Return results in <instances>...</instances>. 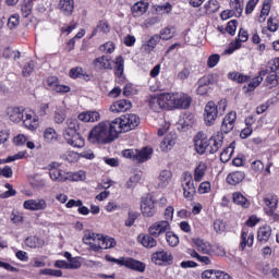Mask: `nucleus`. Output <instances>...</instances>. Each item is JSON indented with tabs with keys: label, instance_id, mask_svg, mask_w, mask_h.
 Masks as SVG:
<instances>
[{
	"label": "nucleus",
	"instance_id": "obj_9",
	"mask_svg": "<svg viewBox=\"0 0 279 279\" xmlns=\"http://www.w3.org/2000/svg\"><path fill=\"white\" fill-rule=\"evenodd\" d=\"M141 210L144 217H154L156 215V201H154V196L147 195L142 198Z\"/></svg>",
	"mask_w": 279,
	"mask_h": 279
},
{
	"label": "nucleus",
	"instance_id": "obj_64",
	"mask_svg": "<svg viewBox=\"0 0 279 279\" xmlns=\"http://www.w3.org/2000/svg\"><path fill=\"white\" fill-rule=\"evenodd\" d=\"M203 279H217V270L208 269L202 272Z\"/></svg>",
	"mask_w": 279,
	"mask_h": 279
},
{
	"label": "nucleus",
	"instance_id": "obj_48",
	"mask_svg": "<svg viewBox=\"0 0 279 279\" xmlns=\"http://www.w3.org/2000/svg\"><path fill=\"white\" fill-rule=\"evenodd\" d=\"M166 241L171 247H177L180 244V238L173 231H168L166 233Z\"/></svg>",
	"mask_w": 279,
	"mask_h": 279
},
{
	"label": "nucleus",
	"instance_id": "obj_58",
	"mask_svg": "<svg viewBox=\"0 0 279 279\" xmlns=\"http://www.w3.org/2000/svg\"><path fill=\"white\" fill-rule=\"evenodd\" d=\"M171 10H173V7L171 5V3H166L163 5L156 7L157 14H169Z\"/></svg>",
	"mask_w": 279,
	"mask_h": 279
},
{
	"label": "nucleus",
	"instance_id": "obj_5",
	"mask_svg": "<svg viewBox=\"0 0 279 279\" xmlns=\"http://www.w3.org/2000/svg\"><path fill=\"white\" fill-rule=\"evenodd\" d=\"M182 187L185 199H189V202L193 201V197H195V194L197 193L193 174L189 172L183 173Z\"/></svg>",
	"mask_w": 279,
	"mask_h": 279
},
{
	"label": "nucleus",
	"instance_id": "obj_13",
	"mask_svg": "<svg viewBox=\"0 0 279 279\" xmlns=\"http://www.w3.org/2000/svg\"><path fill=\"white\" fill-rule=\"evenodd\" d=\"M151 260L155 265H171L173 263V255L167 251H157L153 253Z\"/></svg>",
	"mask_w": 279,
	"mask_h": 279
},
{
	"label": "nucleus",
	"instance_id": "obj_10",
	"mask_svg": "<svg viewBox=\"0 0 279 279\" xmlns=\"http://www.w3.org/2000/svg\"><path fill=\"white\" fill-rule=\"evenodd\" d=\"M171 230V225L168 220H160L157 222H154L149 228L148 232L150 236H160L161 234H167V232Z\"/></svg>",
	"mask_w": 279,
	"mask_h": 279
},
{
	"label": "nucleus",
	"instance_id": "obj_55",
	"mask_svg": "<svg viewBox=\"0 0 279 279\" xmlns=\"http://www.w3.org/2000/svg\"><path fill=\"white\" fill-rule=\"evenodd\" d=\"M266 206L270 208L269 210H276L278 208V196H268L264 199Z\"/></svg>",
	"mask_w": 279,
	"mask_h": 279
},
{
	"label": "nucleus",
	"instance_id": "obj_23",
	"mask_svg": "<svg viewBox=\"0 0 279 279\" xmlns=\"http://www.w3.org/2000/svg\"><path fill=\"white\" fill-rule=\"evenodd\" d=\"M7 113L10 121H12L13 123H19L20 121H23V116L25 114V111L21 110V108L19 107H9Z\"/></svg>",
	"mask_w": 279,
	"mask_h": 279
},
{
	"label": "nucleus",
	"instance_id": "obj_21",
	"mask_svg": "<svg viewBox=\"0 0 279 279\" xmlns=\"http://www.w3.org/2000/svg\"><path fill=\"white\" fill-rule=\"evenodd\" d=\"M95 69L98 71H104V70H112V61L108 56H102L99 58H96L93 62Z\"/></svg>",
	"mask_w": 279,
	"mask_h": 279
},
{
	"label": "nucleus",
	"instance_id": "obj_30",
	"mask_svg": "<svg viewBox=\"0 0 279 279\" xmlns=\"http://www.w3.org/2000/svg\"><path fill=\"white\" fill-rule=\"evenodd\" d=\"M232 199H233V203L236 204V206H241L242 208H250L251 206V203L247 199V197H245V195H243L241 192L233 193Z\"/></svg>",
	"mask_w": 279,
	"mask_h": 279
},
{
	"label": "nucleus",
	"instance_id": "obj_27",
	"mask_svg": "<svg viewBox=\"0 0 279 279\" xmlns=\"http://www.w3.org/2000/svg\"><path fill=\"white\" fill-rule=\"evenodd\" d=\"M75 8V2L73 0H60L59 10L64 14V16H71Z\"/></svg>",
	"mask_w": 279,
	"mask_h": 279
},
{
	"label": "nucleus",
	"instance_id": "obj_24",
	"mask_svg": "<svg viewBox=\"0 0 279 279\" xmlns=\"http://www.w3.org/2000/svg\"><path fill=\"white\" fill-rule=\"evenodd\" d=\"M177 140H178V135L175 133H169L160 143V148L163 151H169L173 149V145H175Z\"/></svg>",
	"mask_w": 279,
	"mask_h": 279
},
{
	"label": "nucleus",
	"instance_id": "obj_6",
	"mask_svg": "<svg viewBox=\"0 0 279 279\" xmlns=\"http://www.w3.org/2000/svg\"><path fill=\"white\" fill-rule=\"evenodd\" d=\"M48 170L52 182H66V180H69V175H66V172L60 168L59 162L53 161L48 165Z\"/></svg>",
	"mask_w": 279,
	"mask_h": 279
},
{
	"label": "nucleus",
	"instance_id": "obj_60",
	"mask_svg": "<svg viewBox=\"0 0 279 279\" xmlns=\"http://www.w3.org/2000/svg\"><path fill=\"white\" fill-rule=\"evenodd\" d=\"M239 24V22L236 20H231L230 22H228L227 24V33L230 34L231 36H234V34H236V25Z\"/></svg>",
	"mask_w": 279,
	"mask_h": 279
},
{
	"label": "nucleus",
	"instance_id": "obj_14",
	"mask_svg": "<svg viewBox=\"0 0 279 279\" xmlns=\"http://www.w3.org/2000/svg\"><path fill=\"white\" fill-rule=\"evenodd\" d=\"M25 210H47V201L45 198H36V199H28L25 201L23 204Z\"/></svg>",
	"mask_w": 279,
	"mask_h": 279
},
{
	"label": "nucleus",
	"instance_id": "obj_17",
	"mask_svg": "<svg viewBox=\"0 0 279 279\" xmlns=\"http://www.w3.org/2000/svg\"><path fill=\"white\" fill-rule=\"evenodd\" d=\"M192 243L199 254H206L207 256L213 254V246L210 245V242H206L202 239H193Z\"/></svg>",
	"mask_w": 279,
	"mask_h": 279
},
{
	"label": "nucleus",
	"instance_id": "obj_16",
	"mask_svg": "<svg viewBox=\"0 0 279 279\" xmlns=\"http://www.w3.org/2000/svg\"><path fill=\"white\" fill-rule=\"evenodd\" d=\"M223 147V132H217L209 138V154H217Z\"/></svg>",
	"mask_w": 279,
	"mask_h": 279
},
{
	"label": "nucleus",
	"instance_id": "obj_37",
	"mask_svg": "<svg viewBox=\"0 0 279 279\" xmlns=\"http://www.w3.org/2000/svg\"><path fill=\"white\" fill-rule=\"evenodd\" d=\"M138 240L144 247L151 248L158 245V242L154 239V235L151 234L140 235Z\"/></svg>",
	"mask_w": 279,
	"mask_h": 279
},
{
	"label": "nucleus",
	"instance_id": "obj_2",
	"mask_svg": "<svg viewBox=\"0 0 279 279\" xmlns=\"http://www.w3.org/2000/svg\"><path fill=\"white\" fill-rule=\"evenodd\" d=\"M77 130H80V121L76 118H68L63 131V138H65L68 145L82 148L84 147V137L77 133Z\"/></svg>",
	"mask_w": 279,
	"mask_h": 279
},
{
	"label": "nucleus",
	"instance_id": "obj_51",
	"mask_svg": "<svg viewBox=\"0 0 279 279\" xmlns=\"http://www.w3.org/2000/svg\"><path fill=\"white\" fill-rule=\"evenodd\" d=\"M196 93L197 95H206L208 93V77H203L198 81Z\"/></svg>",
	"mask_w": 279,
	"mask_h": 279
},
{
	"label": "nucleus",
	"instance_id": "obj_59",
	"mask_svg": "<svg viewBox=\"0 0 279 279\" xmlns=\"http://www.w3.org/2000/svg\"><path fill=\"white\" fill-rule=\"evenodd\" d=\"M35 64H34V61H29L24 68H23V71H22V75L24 77H29V75H32L34 73V69H35Z\"/></svg>",
	"mask_w": 279,
	"mask_h": 279
},
{
	"label": "nucleus",
	"instance_id": "obj_52",
	"mask_svg": "<svg viewBox=\"0 0 279 279\" xmlns=\"http://www.w3.org/2000/svg\"><path fill=\"white\" fill-rule=\"evenodd\" d=\"M97 32H100L101 34H108L110 32V24H108L106 21H100L93 32V36H95Z\"/></svg>",
	"mask_w": 279,
	"mask_h": 279
},
{
	"label": "nucleus",
	"instance_id": "obj_31",
	"mask_svg": "<svg viewBox=\"0 0 279 279\" xmlns=\"http://www.w3.org/2000/svg\"><path fill=\"white\" fill-rule=\"evenodd\" d=\"M172 175L173 174L171 173L170 170H162L158 177V186H160V189H165L166 186H169Z\"/></svg>",
	"mask_w": 279,
	"mask_h": 279
},
{
	"label": "nucleus",
	"instance_id": "obj_32",
	"mask_svg": "<svg viewBox=\"0 0 279 279\" xmlns=\"http://www.w3.org/2000/svg\"><path fill=\"white\" fill-rule=\"evenodd\" d=\"M161 97L167 110H173L175 108V93H163L161 94Z\"/></svg>",
	"mask_w": 279,
	"mask_h": 279
},
{
	"label": "nucleus",
	"instance_id": "obj_53",
	"mask_svg": "<svg viewBox=\"0 0 279 279\" xmlns=\"http://www.w3.org/2000/svg\"><path fill=\"white\" fill-rule=\"evenodd\" d=\"M21 23V16L19 14H13L8 20L9 29H16Z\"/></svg>",
	"mask_w": 279,
	"mask_h": 279
},
{
	"label": "nucleus",
	"instance_id": "obj_7",
	"mask_svg": "<svg viewBox=\"0 0 279 279\" xmlns=\"http://www.w3.org/2000/svg\"><path fill=\"white\" fill-rule=\"evenodd\" d=\"M218 114L219 110L217 109V105H215L213 101L207 102L204 110L205 124L207 126L215 125Z\"/></svg>",
	"mask_w": 279,
	"mask_h": 279
},
{
	"label": "nucleus",
	"instance_id": "obj_42",
	"mask_svg": "<svg viewBox=\"0 0 279 279\" xmlns=\"http://www.w3.org/2000/svg\"><path fill=\"white\" fill-rule=\"evenodd\" d=\"M160 35L156 34V35H153L147 44L143 45V48L146 50V51H154V49H156V45H158V43H160Z\"/></svg>",
	"mask_w": 279,
	"mask_h": 279
},
{
	"label": "nucleus",
	"instance_id": "obj_57",
	"mask_svg": "<svg viewBox=\"0 0 279 279\" xmlns=\"http://www.w3.org/2000/svg\"><path fill=\"white\" fill-rule=\"evenodd\" d=\"M63 160L66 162H77V160H80V154L75 151H68L63 155Z\"/></svg>",
	"mask_w": 279,
	"mask_h": 279
},
{
	"label": "nucleus",
	"instance_id": "obj_43",
	"mask_svg": "<svg viewBox=\"0 0 279 279\" xmlns=\"http://www.w3.org/2000/svg\"><path fill=\"white\" fill-rule=\"evenodd\" d=\"M125 69V61L123 60V57L119 56L116 58L114 61V73L118 77H121L123 75V71Z\"/></svg>",
	"mask_w": 279,
	"mask_h": 279
},
{
	"label": "nucleus",
	"instance_id": "obj_1",
	"mask_svg": "<svg viewBox=\"0 0 279 279\" xmlns=\"http://www.w3.org/2000/svg\"><path fill=\"white\" fill-rule=\"evenodd\" d=\"M119 126L113 121H101L96 124L88 135L89 143L94 145H108L119 138Z\"/></svg>",
	"mask_w": 279,
	"mask_h": 279
},
{
	"label": "nucleus",
	"instance_id": "obj_20",
	"mask_svg": "<svg viewBox=\"0 0 279 279\" xmlns=\"http://www.w3.org/2000/svg\"><path fill=\"white\" fill-rule=\"evenodd\" d=\"M132 108V102L130 100L121 99L117 100L110 106V111L114 113L128 112Z\"/></svg>",
	"mask_w": 279,
	"mask_h": 279
},
{
	"label": "nucleus",
	"instance_id": "obj_29",
	"mask_svg": "<svg viewBox=\"0 0 279 279\" xmlns=\"http://www.w3.org/2000/svg\"><path fill=\"white\" fill-rule=\"evenodd\" d=\"M208 165H206V162L201 161L194 170L195 182H202V180H204V177L206 175Z\"/></svg>",
	"mask_w": 279,
	"mask_h": 279
},
{
	"label": "nucleus",
	"instance_id": "obj_50",
	"mask_svg": "<svg viewBox=\"0 0 279 279\" xmlns=\"http://www.w3.org/2000/svg\"><path fill=\"white\" fill-rule=\"evenodd\" d=\"M27 247L36 248V247H43L45 245V242L43 240L36 238V236H29L25 241Z\"/></svg>",
	"mask_w": 279,
	"mask_h": 279
},
{
	"label": "nucleus",
	"instance_id": "obj_36",
	"mask_svg": "<svg viewBox=\"0 0 279 279\" xmlns=\"http://www.w3.org/2000/svg\"><path fill=\"white\" fill-rule=\"evenodd\" d=\"M219 8H221V4H219V1L217 0H208L204 7L203 10H205V14H215V12H219Z\"/></svg>",
	"mask_w": 279,
	"mask_h": 279
},
{
	"label": "nucleus",
	"instance_id": "obj_12",
	"mask_svg": "<svg viewBox=\"0 0 279 279\" xmlns=\"http://www.w3.org/2000/svg\"><path fill=\"white\" fill-rule=\"evenodd\" d=\"M22 121L26 130H31V132H34V130H38V116H36L34 111H24Z\"/></svg>",
	"mask_w": 279,
	"mask_h": 279
},
{
	"label": "nucleus",
	"instance_id": "obj_4",
	"mask_svg": "<svg viewBox=\"0 0 279 279\" xmlns=\"http://www.w3.org/2000/svg\"><path fill=\"white\" fill-rule=\"evenodd\" d=\"M106 260L109 263H116L117 265H120V267H128L129 269H134L135 271H145V264L143 262L135 260L130 257H122V258H114L110 255H106Z\"/></svg>",
	"mask_w": 279,
	"mask_h": 279
},
{
	"label": "nucleus",
	"instance_id": "obj_15",
	"mask_svg": "<svg viewBox=\"0 0 279 279\" xmlns=\"http://www.w3.org/2000/svg\"><path fill=\"white\" fill-rule=\"evenodd\" d=\"M235 123H236V112L230 111L222 120L221 132H223V134H230V132L234 130Z\"/></svg>",
	"mask_w": 279,
	"mask_h": 279
},
{
	"label": "nucleus",
	"instance_id": "obj_62",
	"mask_svg": "<svg viewBox=\"0 0 279 279\" xmlns=\"http://www.w3.org/2000/svg\"><path fill=\"white\" fill-rule=\"evenodd\" d=\"M46 84L50 90H56V88L58 87V84H59L58 77H56V76L48 77L46 81Z\"/></svg>",
	"mask_w": 279,
	"mask_h": 279
},
{
	"label": "nucleus",
	"instance_id": "obj_56",
	"mask_svg": "<svg viewBox=\"0 0 279 279\" xmlns=\"http://www.w3.org/2000/svg\"><path fill=\"white\" fill-rule=\"evenodd\" d=\"M214 230L217 234H223L226 232V222L221 219H217L214 221Z\"/></svg>",
	"mask_w": 279,
	"mask_h": 279
},
{
	"label": "nucleus",
	"instance_id": "obj_33",
	"mask_svg": "<svg viewBox=\"0 0 279 279\" xmlns=\"http://www.w3.org/2000/svg\"><path fill=\"white\" fill-rule=\"evenodd\" d=\"M147 10H149V4H147L145 2H136L131 8L132 14L135 17L143 16L145 14V12H147Z\"/></svg>",
	"mask_w": 279,
	"mask_h": 279
},
{
	"label": "nucleus",
	"instance_id": "obj_46",
	"mask_svg": "<svg viewBox=\"0 0 279 279\" xmlns=\"http://www.w3.org/2000/svg\"><path fill=\"white\" fill-rule=\"evenodd\" d=\"M232 154H234V144H230L227 148H225L220 154L221 162H228L232 158Z\"/></svg>",
	"mask_w": 279,
	"mask_h": 279
},
{
	"label": "nucleus",
	"instance_id": "obj_38",
	"mask_svg": "<svg viewBox=\"0 0 279 279\" xmlns=\"http://www.w3.org/2000/svg\"><path fill=\"white\" fill-rule=\"evenodd\" d=\"M269 12H271V0H264L258 21L260 23H265V21H267V17L269 16Z\"/></svg>",
	"mask_w": 279,
	"mask_h": 279
},
{
	"label": "nucleus",
	"instance_id": "obj_26",
	"mask_svg": "<svg viewBox=\"0 0 279 279\" xmlns=\"http://www.w3.org/2000/svg\"><path fill=\"white\" fill-rule=\"evenodd\" d=\"M153 150L149 147H144L142 149H135V162H147L151 158Z\"/></svg>",
	"mask_w": 279,
	"mask_h": 279
},
{
	"label": "nucleus",
	"instance_id": "obj_39",
	"mask_svg": "<svg viewBox=\"0 0 279 279\" xmlns=\"http://www.w3.org/2000/svg\"><path fill=\"white\" fill-rule=\"evenodd\" d=\"M265 75H267V70H262L258 73V76L252 78V81H250L248 83V90H254L255 88H258V86H260L262 82H263V77H265Z\"/></svg>",
	"mask_w": 279,
	"mask_h": 279
},
{
	"label": "nucleus",
	"instance_id": "obj_47",
	"mask_svg": "<svg viewBox=\"0 0 279 279\" xmlns=\"http://www.w3.org/2000/svg\"><path fill=\"white\" fill-rule=\"evenodd\" d=\"M32 10H34V2L32 0H24L21 8L22 16L27 19L32 14Z\"/></svg>",
	"mask_w": 279,
	"mask_h": 279
},
{
	"label": "nucleus",
	"instance_id": "obj_8",
	"mask_svg": "<svg viewBox=\"0 0 279 279\" xmlns=\"http://www.w3.org/2000/svg\"><path fill=\"white\" fill-rule=\"evenodd\" d=\"M195 150L197 154H210V144L206 134L199 132L194 138Z\"/></svg>",
	"mask_w": 279,
	"mask_h": 279
},
{
	"label": "nucleus",
	"instance_id": "obj_34",
	"mask_svg": "<svg viewBox=\"0 0 279 279\" xmlns=\"http://www.w3.org/2000/svg\"><path fill=\"white\" fill-rule=\"evenodd\" d=\"M270 238H271V227L264 226L258 229L257 241H260L262 243H267Z\"/></svg>",
	"mask_w": 279,
	"mask_h": 279
},
{
	"label": "nucleus",
	"instance_id": "obj_61",
	"mask_svg": "<svg viewBox=\"0 0 279 279\" xmlns=\"http://www.w3.org/2000/svg\"><path fill=\"white\" fill-rule=\"evenodd\" d=\"M220 58L221 57H219V54L209 56V58L207 60V66H209V69H215V65L219 64Z\"/></svg>",
	"mask_w": 279,
	"mask_h": 279
},
{
	"label": "nucleus",
	"instance_id": "obj_63",
	"mask_svg": "<svg viewBox=\"0 0 279 279\" xmlns=\"http://www.w3.org/2000/svg\"><path fill=\"white\" fill-rule=\"evenodd\" d=\"M159 36L161 40H171V37L173 36V32H171V28H163L161 29Z\"/></svg>",
	"mask_w": 279,
	"mask_h": 279
},
{
	"label": "nucleus",
	"instance_id": "obj_3",
	"mask_svg": "<svg viewBox=\"0 0 279 279\" xmlns=\"http://www.w3.org/2000/svg\"><path fill=\"white\" fill-rule=\"evenodd\" d=\"M113 121L118 128L119 134L123 132H131V130L138 128L141 124V118H138V116L135 113H125L120 118H116Z\"/></svg>",
	"mask_w": 279,
	"mask_h": 279
},
{
	"label": "nucleus",
	"instance_id": "obj_45",
	"mask_svg": "<svg viewBox=\"0 0 279 279\" xmlns=\"http://www.w3.org/2000/svg\"><path fill=\"white\" fill-rule=\"evenodd\" d=\"M187 254H190L192 258H196V260H198V263H202L203 265H210V257L202 256L195 250H192V248L187 250Z\"/></svg>",
	"mask_w": 279,
	"mask_h": 279
},
{
	"label": "nucleus",
	"instance_id": "obj_40",
	"mask_svg": "<svg viewBox=\"0 0 279 279\" xmlns=\"http://www.w3.org/2000/svg\"><path fill=\"white\" fill-rule=\"evenodd\" d=\"M230 8L233 10L235 16H241V14H243L245 3L243 0H230Z\"/></svg>",
	"mask_w": 279,
	"mask_h": 279
},
{
	"label": "nucleus",
	"instance_id": "obj_44",
	"mask_svg": "<svg viewBox=\"0 0 279 279\" xmlns=\"http://www.w3.org/2000/svg\"><path fill=\"white\" fill-rule=\"evenodd\" d=\"M66 119V109L62 107H57L53 116L54 123H64Z\"/></svg>",
	"mask_w": 279,
	"mask_h": 279
},
{
	"label": "nucleus",
	"instance_id": "obj_25",
	"mask_svg": "<svg viewBox=\"0 0 279 279\" xmlns=\"http://www.w3.org/2000/svg\"><path fill=\"white\" fill-rule=\"evenodd\" d=\"M149 108H151L154 112H160V110L166 109L165 100L162 99V94L150 97Z\"/></svg>",
	"mask_w": 279,
	"mask_h": 279
},
{
	"label": "nucleus",
	"instance_id": "obj_35",
	"mask_svg": "<svg viewBox=\"0 0 279 279\" xmlns=\"http://www.w3.org/2000/svg\"><path fill=\"white\" fill-rule=\"evenodd\" d=\"M44 141L50 144L58 143V132H56V129L46 128L44 130Z\"/></svg>",
	"mask_w": 279,
	"mask_h": 279
},
{
	"label": "nucleus",
	"instance_id": "obj_28",
	"mask_svg": "<svg viewBox=\"0 0 279 279\" xmlns=\"http://www.w3.org/2000/svg\"><path fill=\"white\" fill-rule=\"evenodd\" d=\"M243 180H245V172L243 171L231 172L227 177V183L231 186H236V184H241Z\"/></svg>",
	"mask_w": 279,
	"mask_h": 279
},
{
	"label": "nucleus",
	"instance_id": "obj_41",
	"mask_svg": "<svg viewBox=\"0 0 279 279\" xmlns=\"http://www.w3.org/2000/svg\"><path fill=\"white\" fill-rule=\"evenodd\" d=\"M117 245V241L110 236H101L99 250H111Z\"/></svg>",
	"mask_w": 279,
	"mask_h": 279
},
{
	"label": "nucleus",
	"instance_id": "obj_11",
	"mask_svg": "<svg viewBox=\"0 0 279 279\" xmlns=\"http://www.w3.org/2000/svg\"><path fill=\"white\" fill-rule=\"evenodd\" d=\"M101 234L94 233V232H87L83 236V242L85 245H89L90 250L94 252H99V245H101Z\"/></svg>",
	"mask_w": 279,
	"mask_h": 279
},
{
	"label": "nucleus",
	"instance_id": "obj_54",
	"mask_svg": "<svg viewBox=\"0 0 279 279\" xmlns=\"http://www.w3.org/2000/svg\"><path fill=\"white\" fill-rule=\"evenodd\" d=\"M3 58L10 59L13 58V60H19L21 59V52L16 50H12L10 48H5L2 52Z\"/></svg>",
	"mask_w": 279,
	"mask_h": 279
},
{
	"label": "nucleus",
	"instance_id": "obj_18",
	"mask_svg": "<svg viewBox=\"0 0 279 279\" xmlns=\"http://www.w3.org/2000/svg\"><path fill=\"white\" fill-rule=\"evenodd\" d=\"M191 106V98L186 94L182 93H175V98H174V109H182L186 110Z\"/></svg>",
	"mask_w": 279,
	"mask_h": 279
},
{
	"label": "nucleus",
	"instance_id": "obj_22",
	"mask_svg": "<svg viewBox=\"0 0 279 279\" xmlns=\"http://www.w3.org/2000/svg\"><path fill=\"white\" fill-rule=\"evenodd\" d=\"M241 239H242V241L240 242L241 250H245V247H252L254 245V233L250 232L247 229H243Z\"/></svg>",
	"mask_w": 279,
	"mask_h": 279
},
{
	"label": "nucleus",
	"instance_id": "obj_19",
	"mask_svg": "<svg viewBox=\"0 0 279 279\" xmlns=\"http://www.w3.org/2000/svg\"><path fill=\"white\" fill-rule=\"evenodd\" d=\"M78 121L83 123H95L101 119L99 111H84L77 116Z\"/></svg>",
	"mask_w": 279,
	"mask_h": 279
},
{
	"label": "nucleus",
	"instance_id": "obj_49",
	"mask_svg": "<svg viewBox=\"0 0 279 279\" xmlns=\"http://www.w3.org/2000/svg\"><path fill=\"white\" fill-rule=\"evenodd\" d=\"M278 84L279 77L276 74L268 75L264 82V86H266V88H276Z\"/></svg>",
	"mask_w": 279,
	"mask_h": 279
}]
</instances>
